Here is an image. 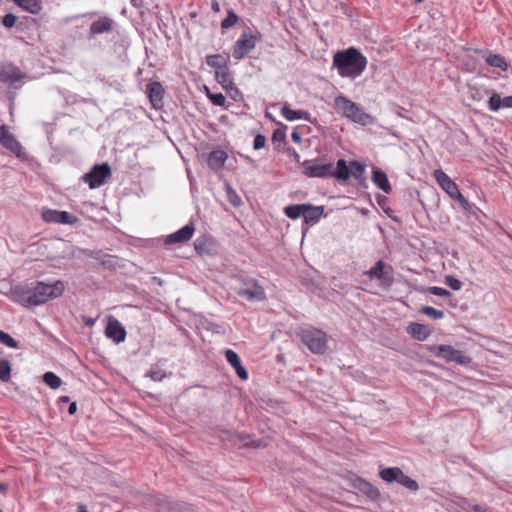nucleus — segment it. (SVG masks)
I'll return each instance as SVG.
<instances>
[{
  "instance_id": "obj_1",
  "label": "nucleus",
  "mask_w": 512,
  "mask_h": 512,
  "mask_svg": "<svg viewBox=\"0 0 512 512\" xmlns=\"http://www.w3.org/2000/svg\"><path fill=\"white\" fill-rule=\"evenodd\" d=\"M64 283L60 280L47 284L42 281L30 285H17L10 291V298L23 306H39L55 299L64 292Z\"/></svg>"
},
{
  "instance_id": "obj_2",
  "label": "nucleus",
  "mask_w": 512,
  "mask_h": 512,
  "mask_svg": "<svg viewBox=\"0 0 512 512\" xmlns=\"http://www.w3.org/2000/svg\"><path fill=\"white\" fill-rule=\"evenodd\" d=\"M303 174L309 178H335L338 181L348 180L347 162L345 159H338L336 166L332 162H326L324 158L305 160L302 163Z\"/></svg>"
},
{
  "instance_id": "obj_3",
  "label": "nucleus",
  "mask_w": 512,
  "mask_h": 512,
  "mask_svg": "<svg viewBox=\"0 0 512 512\" xmlns=\"http://www.w3.org/2000/svg\"><path fill=\"white\" fill-rule=\"evenodd\" d=\"M367 66V58L355 47L337 51L333 56V67L342 77L355 79Z\"/></svg>"
},
{
  "instance_id": "obj_4",
  "label": "nucleus",
  "mask_w": 512,
  "mask_h": 512,
  "mask_svg": "<svg viewBox=\"0 0 512 512\" xmlns=\"http://www.w3.org/2000/svg\"><path fill=\"white\" fill-rule=\"evenodd\" d=\"M334 103L336 108L342 112L343 116L351 121L361 125L372 123L373 118L366 113L361 106L351 101L346 96L338 95L335 97Z\"/></svg>"
},
{
  "instance_id": "obj_5",
  "label": "nucleus",
  "mask_w": 512,
  "mask_h": 512,
  "mask_svg": "<svg viewBox=\"0 0 512 512\" xmlns=\"http://www.w3.org/2000/svg\"><path fill=\"white\" fill-rule=\"evenodd\" d=\"M302 343L314 354H323L327 349V335L322 330L309 327L298 334Z\"/></svg>"
},
{
  "instance_id": "obj_6",
  "label": "nucleus",
  "mask_w": 512,
  "mask_h": 512,
  "mask_svg": "<svg viewBox=\"0 0 512 512\" xmlns=\"http://www.w3.org/2000/svg\"><path fill=\"white\" fill-rule=\"evenodd\" d=\"M437 357L442 358L446 362H455L457 364L466 365L471 362V358L461 350L453 348L451 345H437L431 349Z\"/></svg>"
},
{
  "instance_id": "obj_7",
  "label": "nucleus",
  "mask_w": 512,
  "mask_h": 512,
  "mask_svg": "<svg viewBox=\"0 0 512 512\" xmlns=\"http://www.w3.org/2000/svg\"><path fill=\"white\" fill-rule=\"evenodd\" d=\"M111 176V168L108 163L95 165L90 172L83 175L82 179L91 189L102 186Z\"/></svg>"
},
{
  "instance_id": "obj_8",
  "label": "nucleus",
  "mask_w": 512,
  "mask_h": 512,
  "mask_svg": "<svg viewBox=\"0 0 512 512\" xmlns=\"http://www.w3.org/2000/svg\"><path fill=\"white\" fill-rule=\"evenodd\" d=\"M370 279H377L385 287H390L394 282L393 268L383 260H379L366 272Z\"/></svg>"
},
{
  "instance_id": "obj_9",
  "label": "nucleus",
  "mask_w": 512,
  "mask_h": 512,
  "mask_svg": "<svg viewBox=\"0 0 512 512\" xmlns=\"http://www.w3.org/2000/svg\"><path fill=\"white\" fill-rule=\"evenodd\" d=\"M194 250L200 256H213L218 253L219 243L210 234H203L194 242Z\"/></svg>"
},
{
  "instance_id": "obj_10",
  "label": "nucleus",
  "mask_w": 512,
  "mask_h": 512,
  "mask_svg": "<svg viewBox=\"0 0 512 512\" xmlns=\"http://www.w3.org/2000/svg\"><path fill=\"white\" fill-rule=\"evenodd\" d=\"M237 295L248 301H262L266 297L263 287L254 279L245 282V287H240Z\"/></svg>"
},
{
  "instance_id": "obj_11",
  "label": "nucleus",
  "mask_w": 512,
  "mask_h": 512,
  "mask_svg": "<svg viewBox=\"0 0 512 512\" xmlns=\"http://www.w3.org/2000/svg\"><path fill=\"white\" fill-rule=\"evenodd\" d=\"M42 219L47 223L75 225L79 218L67 211L46 209L42 211Z\"/></svg>"
},
{
  "instance_id": "obj_12",
  "label": "nucleus",
  "mask_w": 512,
  "mask_h": 512,
  "mask_svg": "<svg viewBox=\"0 0 512 512\" xmlns=\"http://www.w3.org/2000/svg\"><path fill=\"white\" fill-rule=\"evenodd\" d=\"M255 48V37L251 34L243 32L240 38L235 42L233 47V57L241 60Z\"/></svg>"
},
{
  "instance_id": "obj_13",
  "label": "nucleus",
  "mask_w": 512,
  "mask_h": 512,
  "mask_svg": "<svg viewBox=\"0 0 512 512\" xmlns=\"http://www.w3.org/2000/svg\"><path fill=\"white\" fill-rule=\"evenodd\" d=\"M224 69L215 71V78L217 82L222 86L224 90L229 94L232 99H235V95L232 94L231 91L236 92V94H240L239 89L235 86L233 82V77L229 67H223Z\"/></svg>"
},
{
  "instance_id": "obj_14",
  "label": "nucleus",
  "mask_w": 512,
  "mask_h": 512,
  "mask_svg": "<svg viewBox=\"0 0 512 512\" xmlns=\"http://www.w3.org/2000/svg\"><path fill=\"white\" fill-rule=\"evenodd\" d=\"M105 335L115 343H121L126 338V331L121 323L113 316L108 317Z\"/></svg>"
},
{
  "instance_id": "obj_15",
  "label": "nucleus",
  "mask_w": 512,
  "mask_h": 512,
  "mask_svg": "<svg viewBox=\"0 0 512 512\" xmlns=\"http://www.w3.org/2000/svg\"><path fill=\"white\" fill-rule=\"evenodd\" d=\"M0 143L18 157L22 155V146L11 134L6 125L0 126Z\"/></svg>"
},
{
  "instance_id": "obj_16",
  "label": "nucleus",
  "mask_w": 512,
  "mask_h": 512,
  "mask_svg": "<svg viewBox=\"0 0 512 512\" xmlns=\"http://www.w3.org/2000/svg\"><path fill=\"white\" fill-rule=\"evenodd\" d=\"M438 185L452 198L459 192L457 184L442 170L436 169L433 173Z\"/></svg>"
},
{
  "instance_id": "obj_17",
  "label": "nucleus",
  "mask_w": 512,
  "mask_h": 512,
  "mask_svg": "<svg viewBox=\"0 0 512 512\" xmlns=\"http://www.w3.org/2000/svg\"><path fill=\"white\" fill-rule=\"evenodd\" d=\"M26 75L18 67L7 63L0 65V81L4 83H15L24 79Z\"/></svg>"
},
{
  "instance_id": "obj_18",
  "label": "nucleus",
  "mask_w": 512,
  "mask_h": 512,
  "mask_svg": "<svg viewBox=\"0 0 512 512\" xmlns=\"http://www.w3.org/2000/svg\"><path fill=\"white\" fill-rule=\"evenodd\" d=\"M353 487L357 489L360 493L368 497L370 500L375 501L380 497L379 489L363 478H356L353 481Z\"/></svg>"
},
{
  "instance_id": "obj_19",
  "label": "nucleus",
  "mask_w": 512,
  "mask_h": 512,
  "mask_svg": "<svg viewBox=\"0 0 512 512\" xmlns=\"http://www.w3.org/2000/svg\"><path fill=\"white\" fill-rule=\"evenodd\" d=\"M192 237V222L190 221L178 231L167 235L164 239V244L172 245L188 241Z\"/></svg>"
},
{
  "instance_id": "obj_20",
  "label": "nucleus",
  "mask_w": 512,
  "mask_h": 512,
  "mask_svg": "<svg viewBox=\"0 0 512 512\" xmlns=\"http://www.w3.org/2000/svg\"><path fill=\"white\" fill-rule=\"evenodd\" d=\"M365 168L366 166L362 162L356 160L351 161L349 165L347 164L348 179L353 176L358 185L366 186V178L364 175Z\"/></svg>"
},
{
  "instance_id": "obj_21",
  "label": "nucleus",
  "mask_w": 512,
  "mask_h": 512,
  "mask_svg": "<svg viewBox=\"0 0 512 512\" xmlns=\"http://www.w3.org/2000/svg\"><path fill=\"white\" fill-rule=\"evenodd\" d=\"M225 357H226L227 362L235 369L237 376L241 380H247L248 372L243 367L239 355L235 351H233L231 349H227L225 351Z\"/></svg>"
},
{
  "instance_id": "obj_22",
  "label": "nucleus",
  "mask_w": 512,
  "mask_h": 512,
  "mask_svg": "<svg viewBox=\"0 0 512 512\" xmlns=\"http://www.w3.org/2000/svg\"><path fill=\"white\" fill-rule=\"evenodd\" d=\"M406 332L415 340L424 341L426 340L430 334L431 329L429 326L421 323L411 322L407 328Z\"/></svg>"
},
{
  "instance_id": "obj_23",
  "label": "nucleus",
  "mask_w": 512,
  "mask_h": 512,
  "mask_svg": "<svg viewBox=\"0 0 512 512\" xmlns=\"http://www.w3.org/2000/svg\"><path fill=\"white\" fill-rule=\"evenodd\" d=\"M114 20L109 17H102L90 25V34L92 36L104 34V33H110L113 30L114 27Z\"/></svg>"
},
{
  "instance_id": "obj_24",
  "label": "nucleus",
  "mask_w": 512,
  "mask_h": 512,
  "mask_svg": "<svg viewBox=\"0 0 512 512\" xmlns=\"http://www.w3.org/2000/svg\"><path fill=\"white\" fill-rule=\"evenodd\" d=\"M227 158L228 155L224 150H213L208 155L207 164L210 169L214 171H219L224 167Z\"/></svg>"
},
{
  "instance_id": "obj_25",
  "label": "nucleus",
  "mask_w": 512,
  "mask_h": 512,
  "mask_svg": "<svg viewBox=\"0 0 512 512\" xmlns=\"http://www.w3.org/2000/svg\"><path fill=\"white\" fill-rule=\"evenodd\" d=\"M147 94L154 108H160L162 106L163 87L159 82L148 84Z\"/></svg>"
},
{
  "instance_id": "obj_26",
  "label": "nucleus",
  "mask_w": 512,
  "mask_h": 512,
  "mask_svg": "<svg viewBox=\"0 0 512 512\" xmlns=\"http://www.w3.org/2000/svg\"><path fill=\"white\" fill-rule=\"evenodd\" d=\"M372 181L373 183L381 189L383 192L390 194L392 191V187L387 178V175L381 169L374 167L372 170Z\"/></svg>"
},
{
  "instance_id": "obj_27",
  "label": "nucleus",
  "mask_w": 512,
  "mask_h": 512,
  "mask_svg": "<svg viewBox=\"0 0 512 512\" xmlns=\"http://www.w3.org/2000/svg\"><path fill=\"white\" fill-rule=\"evenodd\" d=\"M488 108L494 112L501 108H512V96L501 98L499 93L494 92L489 98Z\"/></svg>"
},
{
  "instance_id": "obj_28",
  "label": "nucleus",
  "mask_w": 512,
  "mask_h": 512,
  "mask_svg": "<svg viewBox=\"0 0 512 512\" xmlns=\"http://www.w3.org/2000/svg\"><path fill=\"white\" fill-rule=\"evenodd\" d=\"M281 114L287 121H294L304 119L308 122H312L311 114L305 110H293L288 105H284L281 108Z\"/></svg>"
},
{
  "instance_id": "obj_29",
  "label": "nucleus",
  "mask_w": 512,
  "mask_h": 512,
  "mask_svg": "<svg viewBox=\"0 0 512 512\" xmlns=\"http://www.w3.org/2000/svg\"><path fill=\"white\" fill-rule=\"evenodd\" d=\"M324 213L323 206H313L312 204L305 203L303 218L305 223H316L319 221Z\"/></svg>"
},
{
  "instance_id": "obj_30",
  "label": "nucleus",
  "mask_w": 512,
  "mask_h": 512,
  "mask_svg": "<svg viewBox=\"0 0 512 512\" xmlns=\"http://www.w3.org/2000/svg\"><path fill=\"white\" fill-rule=\"evenodd\" d=\"M206 63L208 66L215 69V71H219L224 69L223 67H229V57H224L220 54L208 55L206 57Z\"/></svg>"
},
{
  "instance_id": "obj_31",
  "label": "nucleus",
  "mask_w": 512,
  "mask_h": 512,
  "mask_svg": "<svg viewBox=\"0 0 512 512\" xmlns=\"http://www.w3.org/2000/svg\"><path fill=\"white\" fill-rule=\"evenodd\" d=\"M401 472L399 467H387L380 470L379 476L387 483L398 482Z\"/></svg>"
},
{
  "instance_id": "obj_32",
  "label": "nucleus",
  "mask_w": 512,
  "mask_h": 512,
  "mask_svg": "<svg viewBox=\"0 0 512 512\" xmlns=\"http://www.w3.org/2000/svg\"><path fill=\"white\" fill-rule=\"evenodd\" d=\"M486 63L492 67L500 68L502 71H507L509 67L505 58L499 54H490L486 58Z\"/></svg>"
},
{
  "instance_id": "obj_33",
  "label": "nucleus",
  "mask_w": 512,
  "mask_h": 512,
  "mask_svg": "<svg viewBox=\"0 0 512 512\" xmlns=\"http://www.w3.org/2000/svg\"><path fill=\"white\" fill-rule=\"evenodd\" d=\"M24 10L36 14L41 10V3L39 0H14Z\"/></svg>"
},
{
  "instance_id": "obj_34",
  "label": "nucleus",
  "mask_w": 512,
  "mask_h": 512,
  "mask_svg": "<svg viewBox=\"0 0 512 512\" xmlns=\"http://www.w3.org/2000/svg\"><path fill=\"white\" fill-rule=\"evenodd\" d=\"M305 209V203L304 204H292L288 205L284 208L285 215L290 219H297L300 216H303Z\"/></svg>"
},
{
  "instance_id": "obj_35",
  "label": "nucleus",
  "mask_w": 512,
  "mask_h": 512,
  "mask_svg": "<svg viewBox=\"0 0 512 512\" xmlns=\"http://www.w3.org/2000/svg\"><path fill=\"white\" fill-rule=\"evenodd\" d=\"M225 192L227 195V200L232 206L239 207L242 204L240 196L229 183L225 184Z\"/></svg>"
},
{
  "instance_id": "obj_36",
  "label": "nucleus",
  "mask_w": 512,
  "mask_h": 512,
  "mask_svg": "<svg viewBox=\"0 0 512 512\" xmlns=\"http://www.w3.org/2000/svg\"><path fill=\"white\" fill-rule=\"evenodd\" d=\"M452 199L457 200L461 207L469 214H476L478 208L474 204L469 203L468 200L461 194L460 191L458 192V194L453 196Z\"/></svg>"
},
{
  "instance_id": "obj_37",
  "label": "nucleus",
  "mask_w": 512,
  "mask_h": 512,
  "mask_svg": "<svg viewBox=\"0 0 512 512\" xmlns=\"http://www.w3.org/2000/svg\"><path fill=\"white\" fill-rule=\"evenodd\" d=\"M43 381L52 389H57L61 386L62 380L53 372H46L43 375Z\"/></svg>"
},
{
  "instance_id": "obj_38",
  "label": "nucleus",
  "mask_w": 512,
  "mask_h": 512,
  "mask_svg": "<svg viewBox=\"0 0 512 512\" xmlns=\"http://www.w3.org/2000/svg\"><path fill=\"white\" fill-rule=\"evenodd\" d=\"M398 483L410 491H417L419 489L418 483L414 479L404 474L403 471L401 472V476H399Z\"/></svg>"
},
{
  "instance_id": "obj_39",
  "label": "nucleus",
  "mask_w": 512,
  "mask_h": 512,
  "mask_svg": "<svg viewBox=\"0 0 512 512\" xmlns=\"http://www.w3.org/2000/svg\"><path fill=\"white\" fill-rule=\"evenodd\" d=\"M419 312L435 320L442 319L444 317V312L442 310H438L431 306H422Z\"/></svg>"
},
{
  "instance_id": "obj_40",
  "label": "nucleus",
  "mask_w": 512,
  "mask_h": 512,
  "mask_svg": "<svg viewBox=\"0 0 512 512\" xmlns=\"http://www.w3.org/2000/svg\"><path fill=\"white\" fill-rule=\"evenodd\" d=\"M238 20H239L238 15L232 9H229L227 11L226 18H224L221 22V28L223 30L229 29L230 27L234 26Z\"/></svg>"
},
{
  "instance_id": "obj_41",
  "label": "nucleus",
  "mask_w": 512,
  "mask_h": 512,
  "mask_svg": "<svg viewBox=\"0 0 512 512\" xmlns=\"http://www.w3.org/2000/svg\"><path fill=\"white\" fill-rule=\"evenodd\" d=\"M233 439L237 440L243 447H259L260 444L256 441H249L250 435L245 433H235Z\"/></svg>"
},
{
  "instance_id": "obj_42",
  "label": "nucleus",
  "mask_w": 512,
  "mask_h": 512,
  "mask_svg": "<svg viewBox=\"0 0 512 512\" xmlns=\"http://www.w3.org/2000/svg\"><path fill=\"white\" fill-rule=\"evenodd\" d=\"M11 366L7 360H0V380L8 382L10 380Z\"/></svg>"
},
{
  "instance_id": "obj_43",
  "label": "nucleus",
  "mask_w": 512,
  "mask_h": 512,
  "mask_svg": "<svg viewBox=\"0 0 512 512\" xmlns=\"http://www.w3.org/2000/svg\"><path fill=\"white\" fill-rule=\"evenodd\" d=\"M207 96L211 100V102L216 106H224L226 99L225 96L222 93H212L210 90L205 87Z\"/></svg>"
},
{
  "instance_id": "obj_44",
  "label": "nucleus",
  "mask_w": 512,
  "mask_h": 512,
  "mask_svg": "<svg viewBox=\"0 0 512 512\" xmlns=\"http://www.w3.org/2000/svg\"><path fill=\"white\" fill-rule=\"evenodd\" d=\"M0 343L6 345L9 348H18V342L12 338L8 333L0 330Z\"/></svg>"
},
{
  "instance_id": "obj_45",
  "label": "nucleus",
  "mask_w": 512,
  "mask_h": 512,
  "mask_svg": "<svg viewBox=\"0 0 512 512\" xmlns=\"http://www.w3.org/2000/svg\"><path fill=\"white\" fill-rule=\"evenodd\" d=\"M147 376L154 381H161L166 377V373L159 367H151V369L147 373Z\"/></svg>"
},
{
  "instance_id": "obj_46",
  "label": "nucleus",
  "mask_w": 512,
  "mask_h": 512,
  "mask_svg": "<svg viewBox=\"0 0 512 512\" xmlns=\"http://www.w3.org/2000/svg\"><path fill=\"white\" fill-rule=\"evenodd\" d=\"M445 284L448 285L452 290H460L462 288V282L455 278L454 276L452 275H447L445 277Z\"/></svg>"
},
{
  "instance_id": "obj_47",
  "label": "nucleus",
  "mask_w": 512,
  "mask_h": 512,
  "mask_svg": "<svg viewBox=\"0 0 512 512\" xmlns=\"http://www.w3.org/2000/svg\"><path fill=\"white\" fill-rule=\"evenodd\" d=\"M286 126H283L282 128H278L274 130L272 134V141L274 143L276 142H285L286 141Z\"/></svg>"
},
{
  "instance_id": "obj_48",
  "label": "nucleus",
  "mask_w": 512,
  "mask_h": 512,
  "mask_svg": "<svg viewBox=\"0 0 512 512\" xmlns=\"http://www.w3.org/2000/svg\"><path fill=\"white\" fill-rule=\"evenodd\" d=\"M428 292L432 295H435V296H440V297H446V296H451V292L444 289V288H441V287H437V286H432V287H429L428 288Z\"/></svg>"
},
{
  "instance_id": "obj_49",
  "label": "nucleus",
  "mask_w": 512,
  "mask_h": 512,
  "mask_svg": "<svg viewBox=\"0 0 512 512\" xmlns=\"http://www.w3.org/2000/svg\"><path fill=\"white\" fill-rule=\"evenodd\" d=\"M266 145V137L262 134H257L253 141V148L259 150L264 148Z\"/></svg>"
},
{
  "instance_id": "obj_50",
  "label": "nucleus",
  "mask_w": 512,
  "mask_h": 512,
  "mask_svg": "<svg viewBox=\"0 0 512 512\" xmlns=\"http://www.w3.org/2000/svg\"><path fill=\"white\" fill-rule=\"evenodd\" d=\"M16 20H17V18L14 14L8 13L3 17L2 24L6 28H11L15 25Z\"/></svg>"
},
{
  "instance_id": "obj_51",
  "label": "nucleus",
  "mask_w": 512,
  "mask_h": 512,
  "mask_svg": "<svg viewBox=\"0 0 512 512\" xmlns=\"http://www.w3.org/2000/svg\"><path fill=\"white\" fill-rule=\"evenodd\" d=\"M470 508L473 512H488L487 507L478 504L472 505Z\"/></svg>"
},
{
  "instance_id": "obj_52",
  "label": "nucleus",
  "mask_w": 512,
  "mask_h": 512,
  "mask_svg": "<svg viewBox=\"0 0 512 512\" xmlns=\"http://www.w3.org/2000/svg\"><path fill=\"white\" fill-rule=\"evenodd\" d=\"M291 139L295 143H299L301 141V136L297 131L292 132Z\"/></svg>"
},
{
  "instance_id": "obj_53",
  "label": "nucleus",
  "mask_w": 512,
  "mask_h": 512,
  "mask_svg": "<svg viewBox=\"0 0 512 512\" xmlns=\"http://www.w3.org/2000/svg\"><path fill=\"white\" fill-rule=\"evenodd\" d=\"M211 8L214 12H220V4L218 1L214 0L211 3Z\"/></svg>"
},
{
  "instance_id": "obj_54",
  "label": "nucleus",
  "mask_w": 512,
  "mask_h": 512,
  "mask_svg": "<svg viewBox=\"0 0 512 512\" xmlns=\"http://www.w3.org/2000/svg\"><path fill=\"white\" fill-rule=\"evenodd\" d=\"M77 410V405L75 402H72L69 406L68 412L70 415L74 414Z\"/></svg>"
},
{
  "instance_id": "obj_55",
  "label": "nucleus",
  "mask_w": 512,
  "mask_h": 512,
  "mask_svg": "<svg viewBox=\"0 0 512 512\" xmlns=\"http://www.w3.org/2000/svg\"><path fill=\"white\" fill-rule=\"evenodd\" d=\"M291 155L293 156L296 162L300 161V155L294 149H292Z\"/></svg>"
},
{
  "instance_id": "obj_56",
  "label": "nucleus",
  "mask_w": 512,
  "mask_h": 512,
  "mask_svg": "<svg viewBox=\"0 0 512 512\" xmlns=\"http://www.w3.org/2000/svg\"><path fill=\"white\" fill-rule=\"evenodd\" d=\"M386 200V197L385 196H380L378 198V203L381 205V203H384V201Z\"/></svg>"
},
{
  "instance_id": "obj_57",
  "label": "nucleus",
  "mask_w": 512,
  "mask_h": 512,
  "mask_svg": "<svg viewBox=\"0 0 512 512\" xmlns=\"http://www.w3.org/2000/svg\"><path fill=\"white\" fill-rule=\"evenodd\" d=\"M386 200V197L385 196H380L378 198V203L381 205V203H384V201Z\"/></svg>"
},
{
  "instance_id": "obj_58",
  "label": "nucleus",
  "mask_w": 512,
  "mask_h": 512,
  "mask_svg": "<svg viewBox=\"0 0 512 512\" xmlns=\"http://www.w3.org/2000/svg\"><path fill=\"white\" fill-rule=\"evenodd\" d=\"M60 401H61V402H68V401H69V397H67V396H62V397H60Z\"/></svg>"
},
{
  "instance_id": "obj_59",
  "label": "nucleus",
  "mask_w": 512,
  "mask_h": 512,
  "mask_svg": "<svg viewBox=\"0 0 512 512\" xmlns=\"http://www.w3.org/2000/svg\"><path fill=\"white\" fill-rule=\"evenodd\" d=\"M79 512H88L83 505L79 506Z\"/></svg>"
},
{
  "instance_id": "obj_60",
  "label": "nucleus",
  "mask_w": 512,
  "mask_h": 512,
  "mask_svg": "<svg viewBox=\"0 0 512 512\" xmlns=\"http://www.w3.org/2000/svg\"><path fill=\"white\" fill-rule=\"evenodd\" d=\"M95 320L89 319L87 320L86 324L92 326L94 324Z\"/></svg>"
},
{
  "instance_id": "obj_61",
  "label": "nucleus",
  "mask_w": 512,
  "mask_h": 512,
  "mask_svg": "<svg viewBox=\"0 0 512 512\" xmlns=\"http://www.w3.org/2000/svg\"><path fill=\"white\" fill-rule=\"evenodd\" d=\"M6 489L5 485L0 484V491H4Z\"/></svg>"
},
{
  "instance_id": "obj_62",
  "label": "nucleus",
  "mask_w": 512,
  "mask_h": 512,
  "mask_svg": "<svg viewBox=\"0 0 512 512\" xmlns=\"http://www.w3.org/2000/svg\"><path fill=\"white\" fill-rule=\"evenodd\" d=\"M233 95H235V99L234 100H237V97L240 95V94H236V92L234 91H231Z\"/></svg>"
},
{
  "instance_id": "obj_63",
  "label": "nucleus",
  "mask_w": 512,
  "mask_h": 512,
  "mask_svg": "<svg viewBox=\"0 0 512 512\" xmlns=\"http://www.w3.org/2000/svg\"><path fill=\"white\" fill-rule=\"evenodd\" d=\"M424 0H415L416 3H422Z\"/></svg>"
},
{
  "instance_id": "obj_64",
  "label": "nucleus",
  "mask_w": 512,
  "mask_h": 512,
  "mask_svg": "<svg viewBox=\"0 0 512 512\" xmlns=\"http://www.w3.org/2000/svg\"><path fill=\"white\" fill-rule=\"evenodd\" d=\"M188 177L190 178V170L187 169Z\"/></svg>"
}]
</instances>
